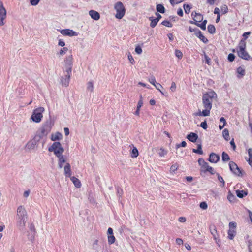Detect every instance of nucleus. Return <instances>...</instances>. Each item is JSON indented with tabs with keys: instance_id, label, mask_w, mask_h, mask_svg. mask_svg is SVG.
<instances>
[{
	"instance_id": "f257e3e1",
	"label": "nucleus",
	"mask_w": 252,
	"mask_h": 252,
	"mask_svg": "<svg viewBox=\"0 0 252 252\" xmlns=\"http://www.w3.org/2000/svg\"><path fill=\"white\" fill-rule=\"evenodd\" d=\"M217 94L214 91H211L203 94L202 95V103L204 109L202 111L199 110L193 114L195 116H209L212 107L213 99L217 98Z\"/></svg>"
},
{
	"instance_id": "f03ea898",
	"label": "nucleus",
	"mask_w": 252,
	"mask_h": 252,
	"mask_svg": "<svg viewBox=\"0 0 252 252\" xmlns=\"http://www.w3.org/2000/svg\"><path fill=\"white\" fill-rule=\"evenodd\" d=\"M232 51L237 52V55L241 58L249 61L251 59L250 55L246 51V42L245 40H241L236 49H233Z\"/></svg>"
},
{
	"instance_id": "7ed1b4c3",
	"label": "nucleus",
	"mask_w": 252,
	"mask_h": 252,
	"mask_svg": "<svg viewBox=\"0 0 252 252\" xmlns=\"http://www.w3.org/2000/svg\"><path fill=\"white\" fill-rule=\"evenodd\" d=\"M114 8L116 13L115 15L118 19H122L126 14V9L123 3L121 1L116 2L114 5Z\"/></svg>"
},
{
	"instance_id": "20e7f679",
	"label": "nucleus",
	"mask_w": 252,
	"mask_h": 252,
	"mask_svg": "<svg viewBox=\"0 0 252 252\" xmlns=\"http://www.w3.org/2000/svg\"><path fill=\"white\" fill-rule=\"evenodd\" d=\"M44 111L43 107H40L33 110L31 116L32 120L36 123H39L43 117V112Z\"/></svg>"
},
{
	"instance_id": "39448f33",
	"label": "nucleus",
	"mask_w": 252,
	"mask_h": 252,
	"mask_svg": "<svg viewBox=\"0 0 252 252\" xmlns=\"http://www.w3.org/2000/svg\"><path fill=\"white\" fill-rule=\"evenodd\" d=\"M48 150L50 152L53 151L57 157H59L60 155H62L64 151L63 148L59 142H54L52 145L49 148Z\"/></svg>"
},
{
	"instance_id": "423d86ee",
	"label": "nucleus",
	"mask_w": 252,
	"mask_h": 252,
	"mask_svg": "<svg viewBox=\"0 0 252 252\" xmlns=\"http://www.w3.org/2000/svg\"><path fill=\"white\" fill-rule=\"evenodd\" d=\"M236 226L235 222H230L229 223L228 238L230 240H233L236 234Z\"/></svg>"
},
{
	"instance_id": "0eeeda50",
	"label": "nucleus",
	"mask_w": 252,
	"mask_h": 252,
	"mask_svg": "<svg viewBox=\"0 0 252 252\" xmlns=\"http://www.w3.org/2000/svg\"><path fill=\"white\" fill-rule=\"evenodd\" d=\"M73 57L72 55L66 57L64 60L65 70L64 71L67 72L68 74L72 71Z\"/></svg>"
},
{
	"instance_id": "6e6552de",
	"label": "nucleus",
	"mask_w": 252,
	"mask_h": 252,
	"mask_svg": "<svg viewBox=\"0 0 252 252\" xmlns=\"http://www.w3.org/2000/svg\"><path fill=\"white\" fill-rule=\"evenodd\" d=\"M6 11L1 1H0V26L4 24V20L6 18Z\"/></svg>"
},
{
	"instance_id": "1a4fd4ad",
	"label": "nucleus",
	"mask_w": 252,
	"mask_h": 252,
	"mask_svg": "<svg viewBox=\"0 0 252 252\" xmlns=\"http://www.w3.org/2000/svg\"><path fill=\"white\" fill-rule=\"evenodd\" d=\"M229 168L232 172L237 176L241 175V171L237 165L233 161L229 162Z\"/></svg>"
},
{
	"instance_id": "9d476101",
	"label": "nucleus",
	"mask_w": 252,
	"mask_h": 252,
	"mask_svg": "<svg viewBox=\"0 0 252 252\" xmlns=\"http://www.w3.org/2000/svg\"><path fill=\"white\" fill-rule=\"evenodd\" d=\"M17 218H27V213L25 208L22 206H20L17 210Z\"/></svg>"
},
{
	"instance_id": "9b49d317",
	"label": "nucleus",
	"mask_w": 252,
	"mask_h": 252,
	"mask_svg": "<svg viewBox=\"0 0 252 252\" xmlns=\"http://www.w3.org/2000/svg\"><path fill=\"white\" fill-rule=\"evenodd\" d=\"M71 74V72H69L68 74L67 72L64 71L65 77H62L61 79V83L63 86H64L65 87L68 86L70 81Z\"/></svg>"
},
{
	"instance_id": "f8f14e48",
	"label": "nucleus",
	"mask_w": 252,
	"mask_h": 252,
	"mask_svg": "<svg viewBox=\"0 0 252 252\" xmlns=\"http://www.w3.org/2000/svg\"><path fill=\"white\" fill-rule=\"evenodd\" d=\"M191 16L193 20L194 21V24L195 25L198 22H200L203 20V15L199 13H196L195 11H193L191 13Z\"/></svg>"
},
{
	"instance_id": "ddd939ff",
	"label": "nucleus",
	"mask_w": 252,
	"mask_h": 252,
	"mask_svg": "<svg viewBox=\"0 0 252 252\" xmlns=\"http://www.w3.org/2000/svg\"><path fill=\"white\" fill-rule=\"evenodd\" d=\"M60 32L63 35L69 36H74L78 35L77 32L70 29H63L61 30Z\"/></svg>"
},
{
	"instance_id": "4468645a",
	"label": "nucleus",
	"mask_w": 252,
	"mask_h": 252,
	"mask_svg": "<svg viewBox=\"0 0 252 252\" xmlns=\"http://www.w3.org/2000/svg\"><path fill=\"white\" fill-rule=\"evenodd\" d=\"M27 218H17V227L19 229H23L25 226Z\"/></svg>"
},
{
	"instance_id": "2eb2a0df",
	"label": "nucleus",
	"mask_w": 252,
	"mask_h": 252,
	"mask_svg": "<svg viewBox=\"0 0 252 252\" xmlns=\"http://www.w3.org/2000/svg\"><path fill=\"white\" fill-rule=\"evenodd\" d=\"M220 159V156L214 153H211L210 154L209 161L211 163H217Z\"/></svg>"
},
{
	"instance_id": "dca6fc26",
	"label": "nucleus",
	"mask_w": 252,
	"mask_h": 252,
	"mask_svg": "<svg viewBox=\"0 0 252 252\" xmlns=\"http://www.w3.org/2000/svg\"><path fill=\"white\" fill-rule=\"evenodd\" d=\"M198 138V135L194 132H190L187 136V138L190 142L195 143Z\"/></svg>"
},
{
	"instance_id": "f3484780",
	"label": "nucleus",
	"mask_w": 252,
	"mask_h": 252,
	"mask_svg": "<svg viewBox=\"0 0 252 252\" xmlns=\"http://www.w3.org/2000/svg\"><path fill=\"white\" fill-rule=\"evenodd\" d=\"M51 128L48 126H44L41 128L40 136H46L50 131Z\"/></svg>"
},
{
	"instance_id": "a211bd4d",
	"label": "nucleus",
	"mask_w": 252,
	"mask_h": 252,
	"mask_svg": "<svg viewBox=\"0 0 252 252\" xmlns=\"http://www.w3.org/2000/svg\"><path fill=\"white\" fill-rule=\"evenodd\" d=\"M89 15L92 19L95 20H98L100 18V15L99 13L94 10H90L89 11Z\"/></svg>"
},
{
	"instance_id": "6ab92c4d",
	"label": "nucleus",
	"mask_w": 252,
	"mask_h": 252,
	"mask_svg": "<svg viewBox=\"0 0 252 252\" xmlns=\"http://www.w3.org/2000/svg\"><path fill=\"white\" fill-rule=\"evenodd\" d=\"M64 174L66 177H71V167L69 163H67L64 167Z\"/></svg>"
},
{
	"instance_id": "aec40b11",
	"label": "nucleus",
	"mask_w": 252,
	"mask_h": 252,
	"mask_svg": "<svg viewBox=\"0 0 252 252\" xmlns=\"http://www.w3.org/2000/svg\"><path fill=\"white\" fill-rule=\"evenodd\" d=\"M62 138V135L60 132H56L55 134H52L51 135V139L52 141H55L56 140H60Z\"/></svg>"
},
{
	"instance_id": "412c9836",
	"label": "nucleus",
	"mask_w": 252,
	"mask_h": 252,
	"mask_svg": "<svg viewBox=\"0 0 252 252\" xmlns=\"http://www.w3.org/2000/svg\"><path fill=\"white\" fill-rule=\"evenodd\" d=\"M196 36L205 43L208 42V40L202 34L201 32L198 30V32L196 33Z\"/></svg>"
},
{
	"instance_id": "4be33fe9",
	"label": "nucleus",
	"mask_w": 252,
	"mask_h": 252,
	"mask_svg": "<svg viewBox=\"0 0 252 252\" xmlns=\"http://www.w3.org/2000/svg\"><path fill=\"white\" fill-rule=\"evenodd\" d=\"M142 105H143V100L142 99V97H141L140 99L139 100V101L138 102V104L137 105V108H136V110L134 112V114L135 115L139 116L140 109V108L142 107Z\"/></svg>"
},
{
	"instance_id": "5701e85b",
	"label": "nucleus",
	"mask_w": 252,
	"mask_h": 252,
	"mask_svg": "<svg viewBox=\"0 0 252 252\" xmlns=\"http://www.w3.org/2000/svg\"><path fill=\"white\" fill-rule=\"evenodd\" d=\"M227 199L230 203H234L237 200L235 196L231 191H229L228 193Z\"/></svg>"
},
{
	"instance_id": "b1692460",
	"label": "nucleus",
	"mask_w": 252,
	"mask_h": 252,
	"mask_svg": "<svg viewBox=\"0 0 252 252\" xmlns=\"http://www.w3.org/2000/svg\"><path fill=\"white\" fill-rule=\"evenodd\" d=\"M70 179L76 187L80 188L81 187V184L78 179L75 177H70Z\"/></svg>"
},
{
	"instance_id": "393cba45",
	"label": "nucleus",
	"mask_w": 252,
	"mask_h": 252,
	"mask_svg": "<svg viewBox=\"0 0 252 252\" xmlns=\"http://www.w3.org/2000/svg\"><path fill=\"white\" fill-rule=\"evenodd\" d=\"M59 158L58 165L60 168L63 167V163H65V159L63 156L61 155L59 157H57Z\"/></svg>"
},
{
	"instance_id": "a878e982",
	"label": "nucleus",
	"mask_w": 252,
	"mask_h": 252,
	"mask_svg": "<svg viewBox=\"0 0 252 252\" xmlns=\"http://www.w3.org/2000/svg\"><path fill=\"white\" fill-rule=\"evenodd\" d=\"M236 193L237 196L240 198H242L244 196H246L247 195V192L243 190H237L236 191Z\"/></svg>"
},
{
	"instance_id": "bb28decb",
	"label": "nucleus",
	"mask_w": 252,
	"mask_h": 252,
	"mask_svg": "<svg viewBox=\"0 0 252 252\" xmlns=\"http://www.w3.org/2000/svg\"><path fill=\"white\" fill-rule=\"evenodd\" d=\"M130 154H131V157L132 158H137L138 156V151L137 150V149L134 147L132 149L131 152H130Z\"/></svg>"
},
{
	"instance_id": "cd10ccee",
	"label": "nucleus",
	"mask_w": 252,
	"mask_h": 252,
	"mask_svg": "<svg viewBox=\"0 0 252 252\" xmlns=\"http://www.w3.org/2000/svg\"><path fill=\"white\" fill-rule=\"evenodd\" d=\"M207 30L208 32L211 34H214L216 32V28L213 25L209 24L208 26Z\"/></svg>"
},
{
	"instance_id": "c85d7f7f",
	"label": "nucleus",
	"mask_w": 252,
	"mask_h": 252,
	"mask_svg": "<svg viewBox=\"0 0 252 252\" xmlns=\"http://www.w3.org/2000/svg\"><path fill=\"white\" fill-rule=\"evenodd\" d=\"M149 20L151 21L150 26L152 28H154L158 23V20L154 19L153 17H149Z\"/></svg>"
},
{
	"instance_id": "c756f323",
	"label": "nucleus",
	"mask_w": 252,
	"mask_h": 252,
	"mask_svg": "<svg viewBox=\"0 0 252 252\" xmlns=\"http://www.w3.org/2000/svg\"><path fill=\"white\" fill-rule=\"evenodd\" d=\"M192 151H193V152H194L195 153H197V154H200V155L203 154V151L202 150V146L201 144H198L197 145V149H193Z\"/></svg>"
},
{
	"instance_id": "7c9ffc66",
	"label": "nucleus",
	"mask_w": 252,
	"mask_h": 252,
	"mask_svg": "<svg viewBox=\"0 0 252 252\" xmlns=\"http://www.w3.org/2000/svg\"><path fill=\"white\" fill-rule=\"evenodd\" d=\"M237 72L240 75V77H242L245 75V70L243 67L240 66L237 69Z\"/></svg>"
},
{
	"instance_id": "2f4dec72",
	"label": "nucleus",
	"mask_w": 252,
	"mask_h": 252,
	"mask_svg": "<svg viewBox=\"0 0 252 252\" xmlns=\"http://www.w3.org/2000/svg\"><path fill=\"white\" fill-rule=\"evenodd\" d=\"M222 134H223V136L224 138L226 140L228 141L229 139V131L228 129H224L223 130Z\"/></svg>"
},
{
	"instance_id": "473e14b6",
	"label": "nucleus",
	"mask_w": 252,
	"mask_h": 252,
	"mask_svg": "<svg viewBox=\"0 0 252 252\" xmlns=\"http://www.w3.org/2000/svg\"><path fill=\"white\" fill-rule=\"evenodd\" d=\"M156 8L157 10L161 13H164L165 12L164 7L161 4H158Z\"/></svg>"
},
{
	"instance_id": "72a5a7b5",
	"label": "nucleus",
	"mask_w": 252,
	"mask_h": 252,
	"mask_svg": "<svg viewBox=\"0 0 252 252\" xmlns=\"http://www.w3.org/2000/svg\"><path fill=\"white\" fill-rule=\"evenodd\" d=\"M222 159L223 161H228L230 160L229 155L225 152H223L222 154Z\"/></svg>"
},
{
	"instance_id": "f704fd0d",
	"label": "nucleus",
	"mask_w": 252,
	"mask_h": 252,
	"mask_svg": "<svg viewBox=\"0 0 252 252\" xmlns=\"http://www.w3.org/2000/svg\"><path fill=\"white\" fill-rule=\"evenodd\" d=\"M221 12L222 14H225L228 12V7L226 5L224 4L220 7Z\"/></svg>"
},
{
	"instance_id": "c9c22d12",
	"label": "nucleus",
	"mask_w": 252,
	"mask_h": 252,
	"mask_svg": "<svg viewBox=\"0 0 252 252\" xmlns=\"http://www.w3.org/2000/svg\"><path fill=\"white\" fill-rule=\"evenodd\" d=\"M116 239L114 235L108 236V241L109 244H112L115 242Z\"/></svg>"
},
{
	"instance_id": "e433bc0d",
	"label": "nucleus",
	"mask_w": 252,
	"mask_h": 252,
	"mask_svg": "<svg viewBox=\"0 0 252 252\" xmlns=\"http://www.w3.org/2000/svg\"><path fill=\"white\" fill-rule=\"evenodd\" d=\"M183 7L185 10V12L186 14H189L190 12L191 6L189 4H184Z\"/></svg>"
},
{
	"instance_id": "4c0bfd02",
	"label": "nucleus",
	"mask_w": 252,
	"mask_h": 252,
	"mask_svg": "<svg viewBox=\"0 0 252 252\" xmlns=\"http://www.w3.org/2000/svg\"><path fill=\"white\" fill-rule=\"evenodd\" d=\"M167 150H165L163 148H161L160 149V151H159L158 154L160 157H164L165 155H166L167 154Z\"/></svg>"
},
{
	"instance_id": "58836bf2",
	"label": "nucleus",
	"mask_w": 252,
	"mask_h": 252,
	"mask_svg": "<svg viewBox=\"0 0 252 252\" xmlns=\"http://www.w3.org/2000/svg\"><path fill=\"white\" fill-rule=\"evenodd\" d=\"M161 24L163 25H164V26L170 28V27H172L173 26L172 24L169 21H168V20L163 21Z\"/></svg>"
},
{
	"instance_id": "ea45409f",
	"label": "nucleus",
	"mask_w": 252,
	"mask_h": 252,
	"mask_svg": "<svg viewBox=\"0 0 252 252\" xmlns=\"http://www.w3.org/2000/svg\"><path fill=\"white\" fill-rule=\"evenodd\" d=\"M149 82L154 86H156V81L155 77L153 75H151L149 79Z\"/></svg>"
},
{
	"instance_id": "a19ab883",
	"label": "nucleus",
	"mask_w": 252,
	"mask_h": 252,
	"mask_svg": "<svg viewBox=\"0 0 252 252\" xmlns=\"http://www.w3.org/2000/svg\"><path fill=\"white\" fill-rule=\"evenodd\" d=\"M98 247V240L97 239L95 240L92 244V248L94 250H96Z\"/></svg>"
},
{
	"instance_id": "79ce46f5",
	"label": "nucleus",
	"mask_w": 252,
	"mask_h": 252,
	"mask_svg": "<svg viewBox=\"0 0 252 252\" xmlns=\"http://www.w3.org/2000/svg\"><path fill=\"white\" fill-rule=\"evenodd\" d=\"M184 0H170V2L172 5H174L175 4L181 3Z\"/></svg>"
},
{
	"instance_id": "37998d69",
	"label": "nucleus",
	"mask_w": 252,
	"mask_h": 252,
	"mask_svg": "<svg viewBox=\"0 0 252 252\" xmlns=\"http://www.w3.org/2000/svg\"><path fill=\"white\" fill-rule=\"evenodd\" d=\"M175 55L177 58H178L180 59H181L183 57L182 52L179 50H175Z\"/></svg>"
},
{
	"instance_id": "c03bdc74",
	"label": "nucleus",
	"mask_w": 252,
	"mask_h": 252,
	"mask_svg": "<svg viewBox=\"0 0 252 252\" xmlns=\"http://www.w3.org/2000/svg\"><path fill=\"white\" fill-rule=\"evenodd\" d=\"M209 166H210L208 165V163L206 162L201 167V171L204 172H207V169Z\"/></svg>"
},
{
	"instance_id": "a18cd8bd",
	"label": "nucleus",
	"mask_w": 252,
	"mask_h": 252,
	"mask_svg": "<svg viewBox=\"0 0 252 252\" xmlns=\"http://www.w3.org/2000/svg\"><path fill=\"white\" fill-rule=\"evenodd\" d=\"M87 89L91 92H93L94 90L93 84L92 82H89L87 84Z\"/></svg>"
},
{
	"instance_id": "49530a36",
	"label": "nucleus",
	"mask_w": 252,
	"mask_h": 252,
	"mask_svg": "<svg viewBox=\"0 0 252 252\" xmlns=\"http://www.w3.org/2000/svg\"><path fill=\"white\" fill-rule=\"evenodd\" d=\"M68 51V48L67 47H63V48L61 49L59 53V54L60 55H63L65 54L66 52Z\"/></svg>"
},
{
	"instance_id": "de8ad7c7",
	"label": "nucleus",
	"mask_w": 252,
	"mask_h": 252,
	"mask_svg": "<svg viewBox=\"0 0 252 252\" xmlns=\"http://www.w3.org/2000/svg\"><path fill=\"white\" fill-rule=\"evenodd\" d=\"M211 234L213 235L214 239L215 240H216L217 239L218 235L217 233V230L215 228H214L213 230L211 231Z\"/></svg>"
},
{
	"instance_id": "09e8293b",
	"label": "nucleus",
	"mask_w": 252,
	"mask_h": 252,
	"mask_svg": "<svg viewBox=\"0 0 252 252\" xmlns=\"http://www.w3.org/2000/svg\"><path fill=\"white\" fill-rule=\"evenodd\" d=\"M155 86V87H156V88L157 90H158V91H159V92H160L162 94H163V93L161 91V89H160L161 88H163L162 86L160 84H159V83H157L156 84V86Z\"/></svg>"
},
{
	"instance_id": "8fccbe9b",
	"label": "nucleus",
	"mask_w": 252,
	"mask_h": 252,
	"mask_svg": "<svg viewBox=\"0 0 252 252\" xmlns=\"http://www.w3.org/2000/svg\"><path fill=\"white\" fill-rule=\"evenodd\" d=\"M235 58V56L232 53H230L228 56V60L230 62H233Z\"/></svg>"
},
{
	"instance_id": "3c124183",
	"label": "nucleus",
	"mask_w": 252,
	"mask_h": 252,
	"mask_svg": "<svg viewBox=\"0 0 252 252\" xmlns=\"http://www.w3.org/2000/svg\"><path fill=\"white\" fill-rule=\"evenodd\" d=\"M200 207L202 209L205 210L207 208V204L205 202H202L200 203Z\"/></svg>"
},
{
	"instance_id": "603ef678",
	"label": "nucleus",
	"mask_w": 252,
	"mask_h": 252,
	"mask_svg": "<svg viewBox=\"0 0 252 252\" xmlns=\"http://www.w3.org/2000/svg\"><path fill=\"white\" fill-rule=\"evenodd\" d=\"M135 51L138 54H140L142 52V49L141 47L139 45L135 47Z\"/></svg>"
},
{
	"instance_id": "864d4df0",
	"label": "nucleus",
	"mask_w": 252,
	"mask_h": 252,
	"mask_svg": "<svg viewBox=\"0 0 252 252\" xmlns=\"http://www.w3.org/2000/svg\"><path fill=\"white\" fill-rule=\"evenodd\" d=\"M200 126L202 127L204 129H206L208 127L206 121L202 122L200 124Z\"/></svg>"
},
{
	"instance_id": "5fc2aeb1",
	"label": "nucleus",
	"mask_w": 252,
	"mask_h": 252,
	"mask_svg": "<svg viewBox=\"0 0 252 252\" xmlns=\"http://www.w3.org/2000/svg\"><path fill=\"white\" fill-rule=\"evenodd\" d=\"M40 0H30V3L32 5L35 6L38 4Z\"/></svg>"
},
{
	"instance_id": "6e6d98bb",
	"label": "nucleus",
	"mask_w": 252,
	"mask_h": 252,
	"mask_svg": "<svg viewBox=\"0 0 252 252\" xmlns=\"http://www.w3.org/2000/svg\"><path fill=\"white\" fill-rule=\"evenodd\" d=\"M128 59L131 64H133L134 63L135 61H134L132 56L130 53H129V54L128 55Z\"/></svg>"
},
{
	"instance_id": "4d7b16f0",
	"label": "nucleus",
	"mask_w": 252,
	"mask_h": 252,
	"mask_svg": "<svg viewBox=\"0 0 252 252\" xmlns=\"http://www.w3.org/2000/svg\"><path fill=\"white\" fill-rule=\"evenodd\" d=\"M195 25L198 27H200L202 30H206V26L205 25H204L202 23H201V24L197 23Z\"/></svg>"
},
{
	"instance_id": "13d9d810",
	"label": "nucleus",
	"mask_w": 252,
	"mask_h": 252,
	"mask_svg": "<svg viewBox=\"0 0 252 252\" xmlns=\"http://www.w3.org/2000/svg\"><path fill=\"white\" fill-rule=\"evenodd\" d=\"M176 89V83L174 82H172L171 86L170 87V90L172 92L175 91Z\"/></svg>"
},
{
	"instance_id": "bf43d9fd",
	"label": "nucleus",
	"mask_w": 252,
	"mask_h": 252,
	"mask_svg": "<svg viewBox=\"0 0 252 252\" xmlns=\"http://www.w3.org/2000/svg\"><path fill=\"white\" fill-rule=\"evenodd\" d=\"M198 162L199 163V164L201 166H202L203 165V164H204L206 162L205 161V160L202 158H200L198 159Z\"/></svg>"
},
{
	"instance_id": "052dcab7",
	"label": "nucleus",
	"mask_w": 252,
	"mask_h": 252,
	"mask_svg": "<svg viewBox=\"0 0 252 252\" xmlns=\"http://www.w3.org/2000/svg\"><path fill=\"white\" fill-rule=\"evenodd\" d=\"M178 169V166L177 164L172 165L170 167V171L175 172Z\"/></svg>"
},
{
	"instance_id": "680f3d73",
	"label": "nucleus",
	"mask_w": 252,
	"mask_h": 252,
	"mask_svg": "<svg viewBox=\"0 0 252 252\" xmlns=\"http://www.w3.org/2000/svg\"><path fill=\"white\" fill-rule=\"evenodd\" d=\"M251 34V32H244L243 34V36L244 37V39H242L241 40H245L246 41V39L248 38V36Z\"/></svg>"
},
{
	"instance_id": "e2e57ef3",
	"label": "nucleus",
	"mask_w": 252,
	"mask_h": 252,
	"mask_svg": "<svg viewBox=\"0 0 252 252\" xmlns=\"http://www.w3.org/2000/svg\"><path fill=\"white\" fill-rule=\"evenodd\" d=\"M207 172H209L211 174H214L215 172L214 169L211 166H209V168L207 169Z\"/></svg>"
},
{
	"instance_id": "0e129e2a",
	"label": "nucleus",
	"mask_w": 252,
	"mask_h": 252,
	"mask_svg": "<svg viewBox=\"0 0 252 252\" xmlns=\"http://www.w3.org/2000/svg\"><path fill=\"white\" fill-rule=\"evenodd\" d=\"M230 144L231 145V146H232V148H233V150H235L236 149V145H235V142H234V139H232L230 142Z\"/></svg>"
},
{
	"instance_id": "69168bd1",
	"label": "nucleus",
	"mask_w": 252,
	"mask_h": 252,
	"mask_svg": "<svg viewBox=\"0 0 252 252\" xmlns=\"http://www.w3.org/2000/svg\"><path fill=\"white\" fill-rule=\"evenodd\" d=\"M218 178L220 182L222 183V186H224L225 185V182L223 178L220 175H219L218 176Z\"/></svg>"
},
{
	"instance_id": "338daca9",
	"label": "nucleus",
	"mask_w": 252,
	"mask_h": 252,
	"mask_svg": "<svg viewBox=\"0 0 252 252\" xmlns=\"http://www.w3.org/2000/svg\"><path fill=\"white\" fill-rule=\"evenodd\" d=\"M176 242L178 245H182L183 244V241L181 238H177L176 240Z\"/></svg>"
},
{
	"instance_id": "774afa93",
	"label": "nucleus",
	"mask_w": 252,
	"mask_h": 252,
	"mask_svg": "<svg viewBox=\"0 0 252 252\" xmlns=\"http://www.w3.org/2000/svg\"><path fill=\"white\" fill-rule=\"evenodd\" d=\"M58 45L61 47H64L65 46V42L61 39H60L58 42Z\"/></svg>"
}]
</instances>
